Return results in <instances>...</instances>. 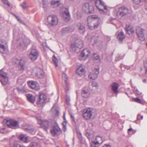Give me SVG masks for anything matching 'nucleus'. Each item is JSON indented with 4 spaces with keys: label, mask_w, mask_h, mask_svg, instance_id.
<instances>
[{
    "label": "nucleus",
    "mask_w": 147,
    "mask_h": 147,
    "mask_svg": "<svg viewBox=\"0 0 147 147\" xmlns=\"http://www.w3.org/2000/svg\"><path fill=\"white\" fill-rule=\"evenodd\" d=\"M98 17L95 15L89 16L87 18L88 26L90 30H94L97 29L100 24V20Z\"/></svg>",
    "instance_id": "obj_1"
},
{
    "label": "nucleus",
    "mask_w": 147,
    "mask_h": 147,
    "mask_svg": "<svg viewBox=\"0 0 147 147\" xmlns=\"http://www.w3.org/2000/svg\"><path fill=\"white\" fill-rule=\"evenodd\" d=\"M96 7L101 13H106L108 12V7L102 0H96L95 2Z\"/></svg>",
    "instance_id": "obj_2"
},
{
    "label": "nucleus",
    "mask_w": 147,
    "mask_h": 147,
    "mask_svg": "<svg viewBox=\"0 0 147 147\" xmlns=\"http://www.w3.org/2000/svg\"><path fill=\"white\" fill-rule=\"evenodd\" d=\"M96 110L92 108H88L84 109L82 112V116L86 120L90 119L91 116L95 114Z\"/></svg>",
    "instance_id": "obj_3"
},
{
    "label": "nucleus",
    "mask_w": 147,
    "mask_h": 147,
    "mask_svg": "<svg viewBox=\"0 0 147 147\" xmlns=\"http://www.w3.org/2000/svg\"><path fill=\"white\" fill-rule=\"evenodd\" d=\"M47 21L49 26H54L58 24L59 20L57 16L51 15L47 17Z\"/></svg>",
    "instance_id": "obj_4"
},
{
    "label": "nucleus",
    "mask_w": 147,
    "mask_h": 147,
    "mask_svg": "<svg viewBox=\"0 0 147 147\" xmlns=\"http://www.w3.org/2000/svg\"><path fill=\"white\" fill-rule=\"evenodd\" d=\"M83 46L82 42V40L79 39H76L73 42L71 45V48L76 52V50H79Z\"/></svg>",
    "instance_id": "obj_5"
},
{
    "label": "nucleus",
    "mask_w": 147,
    "mask_h": 147,
    "mask_svg": "<svg viewBox=\"0 0 147 147\" xmlns=\"http://www.w3.org/2000/svg\"><path fill=\"white\" fill-rule=\"evenodd\" d=\"M128 13V9L124 6H123L118 8L117 15L119 18H121L127 14Z\"/></svg>",
    "instance_id": "obj_6"
},
{
    "label": "nucleus",
    "mask_w": 147,
    "mask_h": 147,
    "mask_svg": "<svg viewBox=\"0 0 147 147\" xmlns=\"http://www.w3.org/2000/svg\"><path fill=\"white\" fill-rule=\"evenodd\" d=\"M5 121L7 125L10 127L18 128L19 127V124L18 121L11 119Z\"/></svg>",
    "instance_id": "obj_7"
},
{
    "label": "nucleus",
    "mask_w": 147,
    "mask_h": 147,
    "mask_svg": "<svg viewBox=\"0 0 147 147\" xmlns=\"http://www.w3.org/2000/svg\"><path fill=\"white\" fill-rule=\"evenodd\" d=\"M38 56V53L37 50L35 49H32L30 53L29 57L30 59L34 61L36 60Z\"/></svg>",
    "instance_id": "obj_8"
},
{
    "label": "nucleus",
    "mask_w": 147,
    "mask_h": 147,
    "mask_svg": "<svg viewBox=\"0 0 147 147\" xmlns=\"http://www.w3.org/2000/svg\"><path fill=\"white\" fill-rule=\"evenodd\" d=\"M102 138L100 136H97L95 139L92 141L91 143V147H98L102 143Z\"/></svg>",
    "instance_id": "obj_9"
},
{
    "label": "nucleus",
    "mask_w": 147,
    "mask_h": 147,
    "mask_svg": "<svg viewBox=\"0 0 147 147\" xmlns=\"http://www.w3.org/2000/svg\"><path fill=\"white\" fill-rule=\"evenodd\" d=\"M90 54V51L88 49H85L82 51L79 58L80 60H84L88 57Z\"/></svg>",
    "instance_id": "obj_10"
},
{
    "label": "nucleus",
    "mask_w": 147,
    "mask_h": 147,
    "mask_svg": "<svg viewBox=\"0 0 147 147\" xmlns=\"http://www.w3.org/2000/svg\"><path fill=\"white\" fill-rule=\"evenodd\" d=\"M50 131L54 136H58L60 135L62 133L61 129L58 125L53 126Z\"/></svg>",
    "instance_id": "obj_11"
},
{
    "label": "nucleus",
    "mask_w": 147,
    "mask_h": 147,
    "mask_svg": "<svg viewBox=\"0 0 147 147\" xmlns=\"http://www.w3.org/2000/svg\"><path fill=\"white\" fill-rule=\"evenodd\" d=\"M99 73V69L98 68H94L92 71L88 75V77L90 79L95 80L97 78Z\"/></svg>",
    "instance_id": "obj_12"
},
{
    "label": "nucleus",
    "mask_w": 147,
    "mask_h": 147,
    "mask_svg": "<svg viewBox=\"0 0 147 147\" xmlns=\"http://www.w3.org/2000/svg\"><path fill=\"white\" fill-rule=\"evenodd\" d=\"M144 30L140 27H137L136 33L139 40L143 41L145 39L144 34L143 33Z\"/></svg>",
    "instance_id": "obj_13"
},
{
    "label": "nucleus",
    "mask_w": 147,
    "mask_h": 147,
    "mask_svg": "<svg viewBox=\"0 0 147 147\" xmlns=\"http://www.w3.org/2000/svg\"><path fill=\"white\" fill-rule=\"evenodd\" d=\"M61 16L66 21H68L70 19L69 13L68 10L63 9L61 13Z\"/></svg>",
    "instance_id": "obj_14"
},
{
    "label": "nucleus",
    "mask_w": 147,
    "mask_h": 147,
    "mask_svg": "<svg viewBox=\"0 0 147 147\" xmlns=\"http://www.w3.org/2000/svg\"><path fill=\"white\" fill-rule=\"evenodd\" d=\"M76 73L80 77H82L85 74V71L82 65L81 64L78 67L76 70Z\"/></svg>",
    "instance_id": "obj_15"
},
{
    "label": "nucleus",
    "mask_w": 147,
    "mask_h": 147,
    "mask_svg": "<svg viewBox=\"0 0 147 147\" xmlns=\"http://www.w3.org/2000/svg\"><path fill=\"white\" fill-rule=\"evenodd\" d=\"M5 44V41H0V52L2 53H7L8 52L7 48L4 45Z\"/></svg>",
    "instance_id": "obj_16"
},
{
    "label": "nucleus",
    "mask_w": 147,
    "mask_h": 147,
    "mask_svg": "<svg viewBox=\"0 0 147 147\" xmlns=\"http://www.w3.org/2000/svg\"><path fill=\"white\" fill-rule=\"evenodd\" d=\"M46 100V96L43 94H40L38 97L36 103L38 105H41L42 104L44 103Z\"/></svg>",
    "instance_id": "obj_17"
},
{
    "label": "nucleus",
    "mask_w": 147,
    "mask_h": 147,
    "mask_svg": "<svg viewBox=\"0 0 147 147\" xmlns=\"http://www.w3.org/2000/svg\"><path fill=\"white\" fill-rule=\"evenodd\" d=\"M28 84L30 87L35 90H38L39 89V86L38 84L36 82L33 81H29Z\"/></svg>",
    "instance_id": "obj_18"
},
{
    "label": "nucleus",
    "mask_w": 147,
    "mask_h": 147,
    "mask_svg": "<svg viewBox=\"0 0 147 147\" xmlns=\"http://www.w3.org/2000/svg\"><path fill=\"white\" fill-rule=\"evenodd\" d=\"M119 86V85L118 83L113 82L111 85V89L114 93L117 94L118 92V90Z\"/></svg>",
    "instance_id": "obj_19"
},
{
    "label": "nucleus",
    "mask_w": 147,
    "mask_h": 147,
    "mask_svg": "<svg viewBox=\"0 0 147 147\" xmlns=\"http://www.w3.org/2000/svg\"><path fill=\"white\" fill-rule=\"evenodd\" d=\"M89 87L92 90H96L98 88V84L95 82H90L89 84Z\"/></svg>",
    "instance_id": "obj_20"
},
{
    "label": "nucleus",
    "mask_w": 147,
    "mask_h": 147,
    "mask_svg": "<svg viewBox=\"0 0 147 147\" xmlns=\"http://www.w3.org/2000/svg\"><path fill=\"white\" fill-rule=\"evenodd\" d=\"M73 30V28L69 27L63 28L61 29V34L62 35H63L65 33L71 32Z\"/></svg>",
    "instance_id": "obj_21"
},
{
    "label": "nucleus",
    "mask_w": 147,
    "mask_h": 147,
    "mask_svg": "<svg viewBox=\"0 0 147 147\" xmlns=\"http://www.w3.org/2000/svg\"><path fill=\"white\" fill-rule=\"evenodd\" d=\"M90 93L88 89L84 88L81 92V95L82 97L84 98H87L88 97Z\"/></svg>",
    "instance_id": "obj_22"
},
{
    "label": "nucleus",
    "mask_w": 147,
    "mask_h": 147,
    "mask_svg": "<svg viewBox=\"0 0 147 147\" xmlns=\"http://www.w3.org/2000/svg\"><path fill=\"white\" fill-rule=\"evenodd\" d=\"M19 138L20 140L26 143H28L30 141L28 137L26 135H24L23 134L20 135L19 136Z\"/></svg>",
    "instance_id": "obj_23"
},
{
    "label": "nucleus",
    "mask_w": 147,
    "mask_h": 147,
    "mask_svg": "<svg viewBox=\"0 0 147 147\" xmlns=\"http://www.w3.org/2000/svg\"><path fill=\"white\" fill-rule=\"evenodd\" d=\"M78 27L79 32L81 33H83L85 31L84 25V24L79 23L78 24Z\"/></svg>",
    "instance_id": "obj_24"
},
{
    "label": "nucleus",
    "mask_w": 147,
    "mask_h": 147,
    "mask_svg": "<svg viewBox=\"0 0 147 147\" xmlns=\"http://www.w3.org/2000/svg\"><path fill=\"white\" fill-rule=\"evenodd\" d=\"M26 96L29 101L32 103H34L35 98L32 94H26Z\"/></svg>",
    "instance_id": "obj_25"
},
{
    "label": "nucleus",
    "mask_w": 147,
    "mask_h": 147,
    "mask_svg": "<svg viewBox=\"0 0 147 147\" xmlns=\"http://www.w3.org/2000/svg\"><path fill=\"white\" fill-rule=\"evenodd\" d=\"M0 81L3 85H7L9 83L7 76L2 78H0Z\"/></svg>",
    "instance_id": "obj_26"
},
{
    "label": "nucleus",
    "mask_w": 147,
    "mask_h": 147,
    "mask_svg": "<svg viewBox=\"0 0 147 147\" xmlns=\"http://www.w3.org/2000/svg\"><path fill=\"white\" fill-rule=\"evenodd\" d=\"M125 30L129 34L131 33H133L134 32V31L133 29L129 25H126Z\"/></svg>",
    "instance_id": "obj_27"
},
{
    "label": "nucleus",
    "mask_w": 147,
    "mask_h": 147,
    "mask_svg": "<svg viewBox=\"0 0 147 147\" xmlns=\"http://www.w3.org/2000/svg\"><path fill=\"white\" fill-rule=\"evenodd\" d=\"M60 0H52L51 5L53 7H57L60 4Z\"/></svg>",
    "instance_id": "obj_28"
},
{
    "label": "nucleus",
    "mask_w": 147,
    "mask_h": 147,
    "mask_svg": "<svg viewBox=\"0 0 147 147\" xmlns=\"http://www.w3.org/2000/svg\"><path fill=\"white\" fill-rule=\"evenodd\" d=\"M117 37L119 40L122 41V40L125 38V36L122 32H121L117 34Z\"/></svg>",
    "instance_id": "obj_29"
},
{
    "label": "nucleus",
    "mask_w": 147,
    "mask_h": 147,
    "mask_svg": "<svg viewBox=\"0 0 147 147\" xmlns=\"http://www.w3.org/2000/svg\"><path fill=\"white\" fill-rule=\"evenodd\" d=\"M99 37L97 35L93 36L91 39L90 41L92 44L93 45L96 43L98 40Z\"/></svg>",
    "instance_id": "obj_30"
},
{
    "label": "nucleus",
    "mask_w": 147,
    "mask_h": 147,
    "mask_svg": "<svg viewBox=\"0 0 147 147\" xmlns=\"http://www.w3.org/2000/svg\"><path fill=\"white\" fill-rule=\"evenodd\" d=\"M36 76L39 78L43 77L44 75L43 71L40 69H38V72L36 74Z\"/></svg>",
    "instance_id": "obj_31"
},
{
    "label": "nucleus",
    "mask_w": 147,
    "mask_h": 147,
    "mask_svg": "<svg viewBox=\"0 0 147 147\" xmlns=\"http://www.w3.org/2000/svg\"><path fill=\"white\" fill-rule=\"evenodd\" d=\"M29 147H40L39 144L36 142H32L30 143Z\"/></svg>",
    "instance_id": "obj_32"
},
{
    "label": "nucleus",
    "mask_w": 147,
    "mask_h": 147,
    "mask_svg": "<svg viewBox=\"0 0 147 147\" xmlns=\"http://www.w3.org/2000/svg\"><path fill=\"white\" fill-rule=\"evenodd\" d=\"M51 123H49L47 120L44 121L42 125V127H44L45 128V129H47L48 126L51 124Z\"/></svg>",
    "instance_id": "obj_33"
},
{
    "label": "nucleus",
    "mask_w": 147,
    "mask_h": 147,
    "mask_svg": "<svg viewBox=\"0 0 147 147\" xmlns=\"http://www.w3.org/2000/svg\"><path fill=\"white\" fill-rule=\"evenodd\" d=\"M89 4L88 3H85L82 7V10L85 12H88Z\"/></svg>",
    "instance_id": "obj_34"
},
{
    "label": "nucleus",
    "mask_w": 147,
    "mask_h": 147,
    "mask_svg": "<svg viewBox=\"0 0 147 147\" xmlns=\"http://www.w3.org/2000/svg\"><path fill=\"white\" fill-rule=\"evenodd\" d=\"M0 75L1 76V77H0V78H2L7 77L6 73L3 71V70L0 71Z\"/></svg>",
    "instance_id": "obj_35"
},
{
    "label": "nucleus",
    "mask_w": 147,
    "mask_h": 147,
    "mask_svg": "<svg viewBox=\"0 0 147 147\" xmlns=\"http://www.w3.org/2000/svg\"><path fill=\"white\" fill-rule=\"evenodd\" d=\"M53 61L54 63L55 64L56 67H57L58 66V60L55 55H53Z\"/></svg>",
    "instance_id": "obj_36"
},
{
    "label": "nucleus",
    "mask_w": 147,
    "mask_h": 147,
    "mask_svg": "<svg viewBox=\"0 0 147 147\" xmlns=\"http://www.w3.org/2000/svg\"><path fill=\"white\" fill-rule=\"evenodd\" d=\"M62 78L63 80H64L65 83L67 84V77L65 74L63 73L62 74Z\"/></svg>",
    "instance_id": "obj_37"
},
{
    "label": "nucleus",
    "mask_w": 147,
    "mask_h": 147,
    "mask_svg": "<svg viewBox=\"0 0 147 147\" xmlns=\"http://www.w3.org/2000/svg\"><path fill=\"white\" fill-rule=\"evenodd\" d=\"M24 129L26 131H29L31 134H34L35 133V131L33 129H30L29 128H25Z\"/></svg>",
    "instance_id": "obj_38"
},
{
    "label": "nucleus",
    "mask_w": 147,
    "mask_h": 147,
    "mask_svg": "<svg viewBox=\"0 0 147 147\" xmlns=\"http://www.w3.org/2000/svg\"><path fill=\"white\" fill-rule=\"evenodd\" d=\"M18 142H15L13 145L14 147H25L23 145L20 144Z\"/></svg>",
    "instance_id": "obj_39"
},
{
    "label": "nucleus",
    "mask_w": 147,
    "mask_h": 147,
    "mask_svg": "<svg viewBox=\"0 0 147 147\" xmlns=\"http://www.w3.org/2000/svg\"><path fill=\"white\" fill-rule=\"evenodd\" d=\"M94 7L93 5H89L88 11L90 13H92L94 11Z\"/></svg>",
    "instance_id": "obj_40"
},
{
    "label": "nucleus",
    "mask_w": 147,
    "mask_h": 147,
    "mask_svg": "<svg viewBox=\"0 0 147 147\" xmlns=\"http://www.w3.org/2000/svg\"><path fill=\"white\" fill-rule=\"evenodd\" d=\"M20 6L24 9H26L29 7L27 5L26 3L25 2H24L22 4L20 5Z\"/></svg>",
    "instance_id": "obj_41"
},
{
    "label": "nucleus",
    "mask_w": 147,
    "mask_h": 147,
    "mask_svg": "<svg viewBox=\"0 0 147 147\" xmlns=\"http://www.w3.org/2000/svg\"><path fill=\"white\" fill-rule=\"evenodd\" d=\"M37 119L38 121V123L42 126L44 121L42 120L40 118L37 117Z\"/></svg>",
    "instance_id": "obj_42"
},
{
    "label": "nucleus",
    "mask_w": 147,
    "mask_h": 147,
    "mask_svg": "<svg viewBox=\"0 0 147 147\" xmlns=\"http://www.w3.org/2000/svg\"><path fill=\"white\" fill-rule=\"evenodd\" d=\"M142 1H145V0H133V2L136 4H139Z\"/></svg>",
    "instance_id": "obj_43"
},
{
    "label": "nucleus",
    "mask_w": 147,
    "mask_h": 147,
    "mask_svg": "<svg viewBox=\"0 0 147 147\" xmlns=\"http://www.w3.org/2000/svg\"><path fill=\"white\" fill-rule=\"evenodd\" d=\"M132 100L134 101V102L138 103H140L141 102L140 100L138 98H133Z\"/></svg>",
    "instance_id": "obj_44"
},
{
    "label": "nucleus",
    "mask_w": 147,
    "mask_h": 147,
    "mask_svg": "<svg viewBox=\"0 0 147 147\" xmlns=\"http://www.w3.org/2000/svg\"><path fill=\"white\" fill-rule=\"evenodd\" d=\"M18 63L22 67H23L24 65V62L22 60V59H21L20 61L19 60Z\"/></svg>",
    "instance_id": "obj_45"
},
{
    "label": "nucleus",
    "mask_w": 147,
    "mask_h": 147,
    "mask_svg": "<svg viewBox=\"0 0 147 147\" xmlns=\"http://www.w3.org/2000/svg\"><path fill=\"white\" fill-rule=\"evenodd\" d=\"M4 4H7L8 6L10 7V5L7 0H1Z\"/></svg>",
    "instance_id": "obj_46"
},
{
    "label": "nucleus",
    "mask_w": 147,
    "mask_h": 147,
    "mask_svg": "<svg viewBox=\"0 0 147 147\" xmlns=\"http://www.w3.org/2000/svg\"><path fill=\"white\" fill-rule=\"evenodd\" d=\"M66 84V86L65 88V91L66 92H68L69 90V88L68 86V82H67V84Z\"/></svg>",
    "instance_id": "obj_47"
},
{
    "label": "nucleus",
    "mask_w": 147,
    "mask_h": 147,
    "mask_svg": "<svg viewBox=\"0 0 147 147\" xmlns=\"http://www.w3.org/2000/svg\"><path fill=\"white\" fill-rule=\"evenodd\" d=\"M143 119V116L141 115L140 114H139L137 116V119L138 120H140V119Z\"/></svg>",
    "instance_id": "obj_48"
},
{
    "label": "nucleus",
    "mask_w": 147,
    "mask_h": 147,
    "mask_svg": "<svg viewBox=\"0 0 147 147\" xmlns=\"http://www.w3.org/2000/svg\"><path fill=\"white\" fill-rule=\"evenodd\" d=\"M17 18L18 20L22 24H25L23 20L21 19L19 17H17Z\"/></svg>",
    "instance_id": "obj_49"
},
{
    "label": "nucleus",
    "mask_w": 147,
    "mask_h": 147,
    "mask_svg": "<svg viewBox=\"0 0 147 147\" xmlns=\"http://www.w3.org/2000/svg\"><path fill=\"white\" fill-rule=\"evenodd\" d=\"M144 65L146 69V70H147V61H146L144 62Z\"/></svg>",
    "instance_id": "obj_50"
},
{
    "label": "nucleus",
    "mask_w": 147,
    "mask_h": 147,
    "mask_svg": "<svg viewBox=\"0 0 147 147\" xmlns=\"http://www.w3.org/2000/svg\"><path fill=\"white\" fill-rule=\"evenodd\" d=\"M99 56L96 54H94V58L95 59H98L99 58Z\"/></svg>",
    "instance_id": "obj_51"
},
{
    "label": "nucleus",
    "mask_w": 147,
    "mask_h": 147,
    "mask_svg": "<svg viewBox=\"0 0 147 147\" xmlns=\"http://www.w3.org/2000/svg\"><path fill=\"white\" fill-rule=\"evenodd\" d=\"M136 93L139 95H141L142 94V93L141 92L137 90H136Z\"/></svg>",
    "instance_id": "obj_52"
},
{
    "label": "nucleus",
    "mask_w": 147,
    "mask_h": 147,
    "mask_svg": "<svg viewBox=\"0 0 147 147\" xmlns=\"http://www.w3.org/2000/svg\"><path fill=\"white\" fill-rule=\"evenodd\" d=\"M16 90H18V91L19 93H22V90H20V88H16Z\"/></svg>",
    "instance_id": "obj_53"
},
{
    "label": "nucleus",
    "mask_w": 147,
    "mask_h": 147,
    "mask_svg": "<svg viewBox=\"0 0 147 147\" xmlns=\"http://www.w3.org/2000/svg\"><path fill=\"white\" fill-rule=\"evenodd\" d=\"M103 147H111V146L110 145L106 144L104 145Z\"/></svg>",
    "instance_id": "obj_54"
},
{
    "label": "nucleus",
    "mask_w": 147,
    "mask_h": 147,
    "mask_svg": "<svg viewBox=\"0 0 147 147\" xmlns=\"http://www.w3.org/2000/svg\"><path fill=\"white\" fill-rule=\"evenodd\" d=\"M132 130V128H129V129H128V134H129V131H131Z\"/></svg>",
    "instance_id": "obj_55"
},
{
    "label": "nucleus",
    "mask_w": 147,
    "mask_h": 147,
    "mask_svg": "<svg viewBox=\"0 0 147 147\" xmlns=\"http://www.w3.org/2000/svg\"><path fill=\"white\" fill-rule=\"evenodd\" d=\"M71 117L72 118L73 120L74 121V117L72 115H71Z\"/></svg>",
    "instance_id": "obj_56"
},
{
    "label": "nucleus",
    "mask_w": 147,
    "mask_h": 147,
    "mask_svg": "<svg viewBox=\"0 0 147 147\" xmlns=\"http://www.w3.org/2000/svg\"><path fill=\"white\" fill-rule=\"evenodd\" d=\"M20 40H18V43L19 44L20 46H21V45L22 44V42H21V43H20Z\"/></svg>",
    "instance_id": "obj_57"
},
{
    "label": "nucleus",
    "mask_w": 147,
    "mask_h": 147,
    "mask_svg": "<svg viewBox=\"0 0 147 147\" xmlns=\"http://www.w3.org/2000/svg\"><path fill=\"white\" fill-rule=\"evenodd\" d=\"M66 100L67 102H68V101H69V98H66Z\"/></svg>",
    "instance_id": "obj_58"
},
{
    "label": "nucleus",
    "mask_w": 147,
    "mask_h": 147,
    "mask_svg": "<svg viewBox=\"0 0 147 147\" xmlns=\"http://www.w3.org/2000/svg\"><path fill=\"white\" fill-rule=\"evenodd\" d=\"M66 130V127H64L63 130L64 131H65Z\"/></svg>",
    "instance_id": "obj_59"
},
{
    "label": "nucleus",
    "mask_w": 147,
    "mask_h": 147,
    "mask_svg": "<svg viewBox=\"0 0 147 147\" xmlns=\"http://www.w3.org/2000/svg\"><path fill=\"white\" fill-rule=\"evenodd\" d=\"M146 81V79H144L143 80V81L144 82H145Z\"/></svg>",
    "instance_id": "obj_60"
},
{
    "label": "nucleus",
    "mask_w": 147,
    "mask_h": 147,
    "mask_svg": "<svg viewBox=\"0 0 147 147\" xmlns=\"http://www.w3.org/2000/svg\"><path fill=\"white\" fill-rule=\"evenodd\" d=\"M65 123H63V125L64 126V127H66V124H65Z\"/></svg>",
    "instance_id": "obj_61"
},
{
    "label": "nucleus",
    "mask_w": 147,
    "mask_h": 147,
    "mask_svg": "<svg viewBox=\"0 0 147 147\" xmlns=\"http://www.w3.org/2000/svg\"><path fill=\"white\" fill-rule=\"evenodd\" d=\"M63 118H64V119L65 120V114H64V115H63Z\"/></svg>",
    "instance_id": "obj_62"
},
{
    "label": "nucleus",
    "mask_w": 147,
    "mask_h": 147,
    "mask_svg": "<svg viewBox=\"0 0 147 147\" xmlns=\"http://www.w3.org/2000/svg\"><path fill=\"white\" fill-rule=\"evenodd\" d=\"M75 17L77 19H79L80 18L78 17L77 16Z\"/></svg>",
    "instance_id": "obj_63"
},
{
    "label": "nucleus",
    "mask_w": 147,
    "mask_h": 147,
    "mask_svg": "<svg viewBox=\"0 0 147 147\" xmlns=\"http://www.w3.org/2000/svg\"><path fill=\"white\" fill-rule=\"evenodd\" d=\"M145 73H146V75L147 76V70H146Z\"/></svg>",
    "instance_id": "obj_64"
}]
</instances>
